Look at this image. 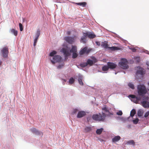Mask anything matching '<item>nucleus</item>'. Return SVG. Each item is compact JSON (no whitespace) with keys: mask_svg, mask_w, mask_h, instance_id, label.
<instances>
[{"mask_svg":"<svg viewBox=\"0 0 149 149\" xmlns=\"http://www.w3.org/2000/svg\"><path fill=\"white\" fill-rule=\"evenodd\" d=\"M109 109L106 105L104 106L102 108V115L100 113H99V114H93L92 116V118L95 121H104L106 116L109 117L111 115H113V112H110Z\"/></svg>","mask_w":149,"mask_h":149,"instance_id":"obj_1","label":"nucleus"},{"mask_svg":"<svg viewBox=\"0 0 149 149\" xmlns=\"http://www.w3.org/2000/svg\"><path fill=\"white\" fill-rule=\"evenodd\" d=\"M136 68L137 69L135 73V78L136 79H143L146 74V70L139 66H136Z\"/></svg>","mask_w":149,"mask_h":149,"instance_id":"obj_2","label":"nucleus"},{"mask_svg":"<svg viewBox=\"0 0 149 149\" xmlns=\"http://www.w3.org/2000/svg\"><path fill=\"white\" fill-rule=\"evenodd\" d=\"M137 89L138 96H140L141 97L145 96V95L147 93V91L144 84L138 85L137 86Z\"/></svg>","mask_w":149,"mask_h":149,"instance_id":"obj_3","label":"nucleus"},{"mask_svg":"<svg viewBox=\"0 0 149 149\" xmlns=\"http://www.w3.org/2000/svg\"><path fill=\"white\" fill-rule=\"evenodd\" d=\"M60 52L63 53L65 60H67L68 56L71 54L70 47L67 46L63 48L61 50Z\"/></svg>","mask_w":149,"mask_h":149,"instance_id":"obj_4","label":"nucleus"},{"mask_svg":"<svg viewBox=\"0 0 149 149\" xmlns=\"http://www.w3.org/2000/svg\"><path fill=\"white\" fill-rule=\"evenodd\" d=\"M128 62V61L126 58H122L120 59V61L118 63V65L123 69H127L129 68V66L127 65Z\"/></svg>","mask_w":149,"mask_h":149,"instance_id":"obj_5","label":"nucleus"},{"mask_svg":"<svg viewBox=\"0 0 149 149\" xmlns=\"http://www.w3.org/2000/svg\"><path fill=\"white\" fill-rule=\"evenodd\" d=\"M141 103L142 105L145 108H149V97L148 96L141 97Z\"/></svg>","mask_w":149,"mask_h":149,"instance_id":"obj_6","label":"nucleus"},{"mask_svg":"<svg viewBox=\"0 0 149 149\" xmlns=\"http://www.w3.org/2000/svg\"><path fill=\"white\" fill-rule=\"evenodd\" d=\"M93 50V49L88 48L86 46L81 49L79 52V54L80 55H88Z\"/></svg>","mask_w":149,"mask_h":149,"instance_id":"obj_7","label":"nucleus"},{"mask_svg":"<svg viewBox=\"0 0 149 149\" xmlns=\"http://www.w3.org/2000/svg\"><path fill=\"white\" fill-rule=\"evenodd\" d=\"M62 59L61 57L60 56L58 55H55V56L53 57L52 58H50L51 62L53 65H54L56 63L61 62Z\"/></svg>","mask_w":149,"mask_h":149,"instance_id":"obj_8","label":"nucleus"},{"mask_svg":"<svg viewBox=\"0 0 149 149\" xmlns=\"http://www.w3.org/2000/svg\"><path fill=\"white\" fill-rule=\"evenodd\" d=\"M8 47H5L2 48L0 53L1 56L4 58H6L8 57Z\"/></svg>","mask_w":149,"mask_h":149,"instance_id":"obj_9","label":"nucleus"},{"mask_svg":"<svg viewBox=\"0 0 149 149\" xmlns=\"http://www.w3.org/2000/svg\"><path fill=\"white\" fill-rule=\"evenodd\" d=\"M128 97L134 100V102L136 103H137L138 101L141 100V97L140 96H138V95L136 96L135 95H129Z\"/></svg>","mask_w":149,"mask_h":149,"instance_id":"obj_10","label":"nucleus"},{"mask_svg":"<svg viewBox=\"0 0 149 149\" xmlns=\"http://www.w3.org/2000/svg\"><path fill=\"white\" fill-rule=\"evenodd\" d=\"M64 39L69 44H72L74 42V38L73 36H66L64 37Z\"/></svg>","mask_w":149,"mask_h":149,"instance_id":"obj_11","label":"nucleus"},{"mask_svg":"<svg viewBox=\"0 0 149 149\" xmlns=\"http://www.w3.org/2000/svg\"><path fill=\"white\" fill-rule=\"evenodd\" d=\"M92 59H88L86 61V63L87 65L90 66H91L93 65L95 62H97L96 58L94 57H92Z\"/></svg>","mask_w":149,"mask_h":149,"instance_id":"obj_12","label":"nucleus"},{"mask_svg":"<svg viewBox=\"0 0 149 149\" xmlns=\"http://www.w3.org/2000/svg\"><path fill=\"white\" fill-rule=\"evenodd\" d=\"M84 34L86 35V36L90 39L94 38L96 36L95 35L93 32H86L84 33Z\"/></svg>","mask_w":149,"mask_h":149,"instance_id":"obj_13","label":"nucleus"},{"mask_svg":"<svg viewBox=\"0 0 149 149\" xmlns=\"http://www.w3.org/2000/svg\"><path fill=\"white\" fill-rule=\"evenodd\" d=\"M77 77L78 82L79 85L81 86H83L84 83L82 81V80L83 79V75L80 74H79Z\"/></svg>","mask_w":149,"mask_h":149,"instance_id":"obj_14","label":"nucleus"},{"mask_svg":"<svg viewBox=\"0 0 149 149\" xmlns=\"http://www.w3.org/2000/svg\"><path fill=\"white\" fill-rule=\"evenodd\" d=\"M86 115V112L84 111H80L78 112L77 117L78 118H81Z\"/></svg>","mask_w":149,"mask_h":149,"instance_id":"obj_15","label":"nucleus"},{"mask_svg":"<svg viewBox=\"0 0 149 149\" xmlns=\"http://www.w3.org/2000/svg\"><path fill=\"white\" fill-rule=\"evenodd\" d=\"M31 131L34 134L38 135H42V132L37 130L35 128H32L31 129Z\"/></svg>","mask_w":149,"mask_h":149,"instance_id":"obj_16","label":"nucleus"},{"mask_svg":"<svg viewBox=\"0 0 149 149\" xmlns=\"http://www.w3.org/2000/svg\"><path fill=\"white\" fill-rule=\"evenodd\" d=\"M109 69H113L117 67V65L114 63L109 62L107 63Z\"/></svg>","mask_w":149,"mask_h":149,"instance_id":"obj_17","label":"nucleus"},{"mask_svg":"<svg viewBox=\"0 0 149 149\" xmlns=\"http://www.w3.org/2000/svg\"><path fill=\"white\" fill-rule=\"evenodd\" d=\"M70 53L77 52V47L75 45H72L71 48L70 47Z\"/></svg>","mask_w":149,"mask_h":149,"instance_id":"obj_18","label":"nucleus"},{"mask_svg":"<svg viewBox=\"0 0 149 149\" xmlns=\"http://www.w3.org/2000/svg\"><path fill=\"white\" fill-rule=\"evenodd\" d=\"M101 46L105 49H109L110 47L107 44V42L106 41L102 42Z\"/></svg>","mask_w":149,"mask_h":149,"instance_id":"obj_19","label":"nucleus"},{"mask_svg":"<svg viewBox=\"0 0 149 149\" xmlns=\"http://www.w3.org/2000/svg\"><path fill=\"white\" fill-rule=\"evenodd\" d=\"M86 35L84 34V33H83V36L81 37L80 40L81 42L83 43H85L86 41Z\"/></svg>","mask_w":149,"mask_h":149,"instance_id":"obj_20","label":"nucleus"},{"mask_svg":"<svg viewBox=\"0 0 149 149\" xmlns=\"http://www.w3.org/2000/svg\"><path fill=\"white\" fill-rule=\"evenodd\" d=\"M120 137L119 135H117L116 136H115L114 137H113L112 139V141L113 142H117L119 141V140H120Z\"/></svg>","mask_w":149,"mask_h":149,"instance_id":"obj_21","label":"nucleus"},{"mask_svg":"<svg viewBox=\"0 0 149 149\" xmlns=\"http://www.w3.org/2000/svg\"><path fill=\"white\" fill-rule=\"evenodd\" d=\"M10 33L15 35V36H17V35L18 31H17L15 30L14 29H10Z\"/></svg>","mask_w":149,"mask_h":149,"instance_id":"obj_22","label":"nucleus"},{"mask_svg":"<svg viewBox=\"0 0 149 149\" xmlns=\"http://www.w3.org/2000/svg\"><path fill=\"white\" fill-rule=\"evenodd\" d=\"M57 52L55 50H52L49 54V56L51 58V57H53L54 56L56 55Z\"/></svg>","mask_w":149,"mask_h":149,"instance_id":"obj_23","label":"nucleus"},{"mask_svg":"<svg viewBox=\"0 0 149 149\" xmlns=\"http://www.w3.org/2000/svg\"><path fill=\"white\" fill-rule=\"evenodd\" d=\"M109 49L112 51H115L116 50H120V48L118 47L112 46L111 47H110Z\"/></svg>","mask_w":149,"mask_h":149,"instance_id":"obj_24","label":"nucleus"},{"mask_svg":"<svg viewBox=\"0 0 149 149\" xmlns=\"http://www.w3.org/2000/svg\"><path fill=\"white\" fill-rule=\"evenodd\" d=\"M76 4L80 6L83 7H85L87 5V3L85 2H81L77 3H76Z\"/></svg>","mask_w":149,"mask_h":149,"instance_id":"obj_25","label":"nucleus"},{"mask_svg":"<svg viewBox=\"0 0 149 149\" xmlns=\"http://www.w3.org/2000/svg\"><path fill=\"white\" fill-rule=\"evenodd\" d=\"M103 130L104 129L102 127L96 130V133L97 134L100 135L102 133Z\"/></svg>","mask_w":149,"mask_h":149,"instance_id":"obj_26","label":"nucleus"},{"mask_svg":"<svg viewBox=\"0 0 149 149\" xmlns=\"http://www.w3.org/2000/svg\"><path fill=\"white\" fill-rule=\"evenodd\" d=\"M136 111L135 109H133L131 111L130 113V116L131 117L132 119L133 118V117L134 116L135 114H136Z\"/></svg>","mask_w":149,"mask_h":149,"instance_id":"obj_27","label":"nucleus"},{"mask_svg":"<svg viewBox=\"0 0 149 149\" xmlns=\"http://www.w3.org/2000/svg\"><path fill=\"white\" fill-rule=\"evenodd\" d=\"M118 118L121 121L123 122H125L127 120H128L129 119L130 117L129 116L127 118L123 117H122L118 116Z\"/></svg>","mask_w":149,"mask_h":149,"instance_id":"obj_28","label":"nucleus"},{"mask_svg":"<svg viewBox=\"0 0 149 149\" xmlns=\"http://www.w3.org/2000/svg\"><path fill=\"white\" fill-rule=\"evenodd\" d=\"M109 69V68L107 64V65H104L102 68V70L103 71H107Z\"/></svg>","mask_w":149,"mask_h":149,"instance_id":"obj_29","label":"nucleus"},{"mask_svg":"<svg viewBox=\"0 0 149 149\" xmlns=\"http://www.w3.org/2000/svg\"><path fill=\"white\" fill-rule=\"evenodd\" d=\"M79 66H80L81 67L84 68L87 66V63L86 62H83L81 63L79 65Z\"/></svg>","mask_w":149,"mask_h":149,"instance_id":"obj_30","label":"nucleus"},{"mask_svg":"<svg viewBox=\"0 0 149 149\" xmlns=\"http://www.w3.org/2000/svg\"><path fill=\"white\" fill-rule=\"evenodd\" d=\"M84 130L86 132H88L91 131L92 128L91 127L86 126Z\"/></svg>","mask_w":149,"mask_h":149,"instance_id":"obj_31","label":"nucleus"},{"mask_svg":"<svg viewBox=\"0 0 149 149\" xmlns=\"http://www.w3.org/2000/svg\"><path fill=\"white\" fill-rule=\"evenodd\" d=\"M127 144L128 145H134L135 144V143L134 140H130L127 141Z\"/></svg>","mask_w":149,"mask_h":149,"instance_id":"obj_32","label":"nucleus"},{"mask_svg":"<svg viewBox=\"0 0 149 149\" xmlns=\"http://www.w3.org/2000/svg\"><path fill=\"white\" fill-rule=\"evenodd\" d=\"M128 86L132 89H134L135 88L134 85L132 83L130 82L128 84Z\"/></svg>","mask_w":149,"mask_h":149,"instance_id":"obj_33","label":"nucleus"},{"mask_svg":"<svg viewBox=\"0 0 149 149\" xmlns=\"http://www.w3.org/2000/svg\"><path fill=\"white\" fill-rule=\"evenodd\" d=\"M72 57L73 58H76L78 56V54L77 53V52H75L72 53Z\"/></svg>","mask_w":149,"mask_h":149,"instance_id":"obj_34","label":"nucleus"},{"mask_svg":"<svg viewBox=\"0 0 149 149\" xmlns=\"http://www.w3.org/2000/svg\"><path fill=\"white\" fill-rule=\"evenodd\" d=\"M134 59L136 63H139L140 61V58L139 56L134 57Z\"/></svg>","mask_w":149,"mask_h":149,"instance_id":"obj_35","label":"nucleus"},{"mask_svg":"<svg viewBox=\"0 0 149 149\" xmlns=\"http://www.w3.org/2000/svg\"><path fill=\"white\" fill-rule=\"evenodd\" d=\"M40 34V31L39 29H38L36 33L35 37L38 38Z\"/></svg>","mask_w":149,"mask_h":149,"instance_id":"obj_36","label":"nucleus"},{"mask_svg":"<svg viewBox=\"0 0 149 149\" xmlns=\"http://www.w3.org/2000/svg\"><path fill=\"white\" fill-rule=\"evenodd\" d=\"M143 112L140 110H138L137 112V115L139 117H141L143 115Z\"/></svg>","mask_w":149,"mask_h":149,"instance_id":"obj_37","label":"nucleus"},{"mask_svg":"<svg viewBox=\"0 0 149 149\" xmlns=\"http://www.w3.org/2000/svg\"><path fill=\"white\" fill-rule=\"evenodd\" d=\"M139 120L138 118H136L135 119L133 120L132 121L134 124L136 125L138 123Z\"/></svg>","mask_w":149,"mask_h":149,"instance_id":"obj_38","label":"nucleus"},{"mask_svg":"<svg viewBox=\"0 0 149 149\" xmlns=\"http://www.w3.org/2000/svg\"><path fill=\"white\" fill-rule=\"evenodd\" d=\"M78 111V108H74L72 112V113L73 114L76 113Z\"/></svg>","mask_w":149,"mask_h":149,"instance_id":"obj_39","label":"nucleus"},{"mask_svg":"<svg viewBox=\"0 0 149 149\" xmlns=\"http://www.w3.org/2000/svg\"><path fill=\"white\" fill-rule=\"evenodd\" d=\"M74 81V79L73 77H71L69 80V83L70 84H73Z\"/></svg>","mask_w":149,"mask_h":149,"instance_id":"obj_40","label":"nucleus"},{"mask_svg":"<svg viewBox=\"0 0 149 149\" xmlns=\"http://www.w3.org/2000/svg\"><path fill=\"white\" fill-rule=\"evenodd\" d=\"M64 63H62L61 64H59L57 67V68L58 69H61L63 66L64 65Z\"/></svg>","mask_w":149,"mask_h":149,"instance_id":"obj_41","label":"nucleus"},{"mask_svg":"<svg viewBox=\"0 0 149 149\" xmlns=\"http://www.w3.org/2000/svg\"><path fill=\"white\" fill-rule=\"evenodd\" d=\"M19 26L20 31H22L23 29V26L22 24L21 23H19Z\"/></svg>","mask_w":149,"mask_h":149,"instance_id":"obj_42","label":"nucleus"},{"mask_svg":"<svg viewBox=\"0 0 149 149\" xmlns=\"http://www.w3.org/2000/svg\"><path fill=\"white\" fill-rule=\"evenodd\" d=\"M116 114L118 116H121L123 114V112L121 110H119L118 112H117Z\"/></svg>","mask_w":149,"mask_h":149,"instance_id":"obj_43","label":"nucleus"},{"mask_svg":"<svg viewBox=\"0 0 149 149\" xmlns=\"http://www.w3.org/2000/svg\"><path fill=\"white\" fill-rule=\"evenodd\" d=\"M141 52L145 53V54L149 55V52L147 50L143 49L142 51Z\"/></svg>","mask_w":149,"mask_h":149,"instance_id":"obj_44","label":"nucleus"},{"mask_svg":"<svg viewBox=\"0 0 149 149\" xmlns=\"http://www.w3.org/2000/svg\"><path fill=\"white\" fill-rule=\"evenodd\" d=\"M149 116V111H147L145 113L144 116L145 118H146Z\"/></svg>","mask_w":149,"mask_h":149,"instance_id":"obj_45","label":"nucleus"},{"mask_svg":"<svg viewBox=\"0 0 149 149\" xmlns=\"http://www.w3.org/2000/svg\"><path fill=\"white\" fill-rule=\"evenodd\" d=\"M129 49L131 50L133 52H136V49L134 48H129Z\"/></svg>","mask_w":149,"mask_h":149,"instance_id":"obj_46","label":"nucleus"},{"mask_svg":"<svg viewBox=\"0 0 149 149\" xmlns=\"http://www.w3.org/2000/svg\"><path fill=\"white\" fill-rule=\"evenodd\" d=\"M61 80L63 84V85L65 84V83L67 81V80L66 79H62Z\"/></svg>","mask_w":149,"mask_h":149,"instance_id":"obj_47","label":"nucleus"},{"mask_svg":"<svg viewBox=\"0 0 149 149\" xmlns=\"http://www.w3.org/2000/svg\"><path fill=\"white\" fill-rule=\"evenodd\" d=\"M65 0H56L57 3H62Z\"/></svg>","mask_w":149,"mask_h":149,"instance_id":"obj_48","label":"nucleus"},{"mask_svg":"<svg viewBox=\"0 0 149 149\" xmlns=\"http://www.w3.org/2000/svg\"><path fill=\"white\" fill-rule=\"evenodd\" d=\"M126 127L128 129H130L131 128V124H128L126 126Z\"/></svg>","mask_w":149,"mask_h":149,"instance_id":"obj_49","label":"nucleus"},{"mask_svg":"<svg viewBox=\"0 0 149 149\" xmlns=\"http://www.w3.org/2000/svg\"><path fill=\"white\" fill-rule=\"evenodd\" d=\"M95 43H96V44L97 45H98V46H100V42L99 41H96Z\"/></svg>","mask_w":149,"mask_h":149,"instance_id":"obj_50","label":"nucleus"},{"mask_svg":"<svg viewBox=\"0 0 149 149\" xmlns=\"http://www.w3.org/2000/svg\"><path fill=\"white\" fill-rule=\"evenodd\" d=\"M38 39V38L35 37V38H34V42H37Z\"/></svg>","mask_w":149,"mask_h":149,"instance_id":"obj_51","label":"nucleus"},{"mask_svg":"<svg viewBox=\"0 0 149 149\" xmlns=\"http://www.w3.org/2000/svg\"><path fill=\"white\" fill-rule=\"evenodd\" d=\"M146 64L148 66H149V61H147L146 62Z\"/></svg>","mask_w":149,"mask_h":149,"instance_id":"obj_52","label":"nucleus"},{"mask_svg":"<svg viewBox=\"0 0 149 149\" xmlns=\"http://www.w3.org/2000/svg\"><path fill=\"white\" fill-rule=\"evenodd\" d=\"M99 140L100 141V142H103V141H104L103 140V139H99Z\"/></svg>","mask_w":149,"mask_h":149,"instance_id":"obj_53","label":"nucleus"},{"mask_svg":"<svg viewBox=\"0 0 149 149\" xmlns=\"http://www.w3.org/2000/svg\"><path fill=\"white\" fill-rule=\"evenodd\" d=\"M37 42H33V45L34 46H35L36 45V44Z\"/></svg>","mask_w":149,"mask_h":149,"instance_id":"obj_54","label":"nucleus"},{"mask_svg":"<svg viewBox=\"0 0 149 149\" xmlns=\"http://www.w3.org/2000/svg\"><path fill=\"white\" fill-rule=\"evenodd\" d=\"M67 34L68 35H70V31H68L67 32Z\"/></svg>","mask_w":149,"mask_h":149,"instance_id":"obj_55","label":"nucleus"},{"mask_svg":"<svg viewBox=\"0 0 149 149\" xmlns=\"http://www.w3.org/2000/svg\"><path fill=\"white\" fill-rule=\"evenodd\" d=\"M2 63V61H1V60H0V66L1 65Z\"/></svg>","mask_w":149,"mask_h":149,"instance_id":"obj_56","label":"nucleus"},{"mask_svg":"<svg viewBox=\"0 0 149 149\" xmlns=\"http://www.w3.org/2000/svg\"><path fill=\"white\" fill-rule=\"evenodd\" d=\"M147 69L148 70H149V68L148 67H147Z\"/></svg>","mask_w":149,"mask_h":149,"instance_id":"obj_57","label":"nucleus"},{"mask_svg":"<svg viewBox=\"0 0 149 149\" xmlns=\"http://www.w3.org/2000/svg\"><path fill=\"white\" fill-rule=\"evenodd\" d=\"M24 18H23V22H24Z\"/></svg>","mask_w":149,"mask_h":149,"instance_id":"obj_58","label":"nucleus"},{"mask_svg":"<svg viewBox=\"0 0 149 149\" xmlns=\"http://www.w3.org/2000/svg\"><path fill=\"white\" fill-rule=\"evenodd\" d=\"M117 73V72H115V74H116Z\"/></svg>","mask_w":149,"mask_h":149,"instance_id":"obj_59","label":"nucleus"},{"mask_svg":"<svg viewBox=\"0 0 149 149\" xmlns=\"http://www.w3.org/2000/svg\"><path fill=\"white\" fill-rule=\"evenodd\" d=\"M112 33H113L114 34H116V35H117L115 33H113V32H112Z\"/></svg>","mask_w":149,"mask_h":149,"instance_id":"obj_60","label":"nucleus"},{"mask_svg":"<svg viewBox=\"0 0 149 149\" xmlns=\"http://www.w3.org/2000/svg\"><path fill=\"white\" fill-rule=\"evenodd\" d=\"M78 68H79V67L78 66H77Z\"/></svg>","mask_w":149,"mask_h":149,"instance_id":"obj_61","label":"nucleus"},{"mask_svg":"<svg viewBox=\"0 0 149 149\" xmlns=\"http://www.w3.org/2000/svg\"><path fill=\"white\" fill-rule=\"evenodd\" d=\"M148 91H149V89L148 90Z\"/></svg>","mask_w":149,"mask_h":149,"instance_id":"obj_62","label":"nucleus"}]
</instances>
